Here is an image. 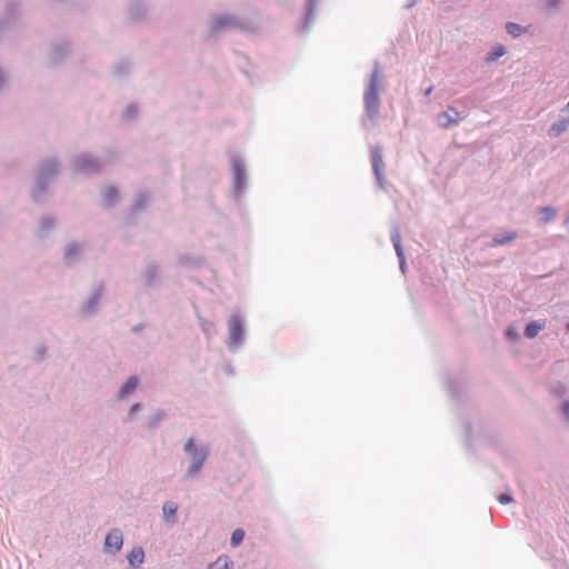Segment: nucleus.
<instances>
[{
	"instance_id": "393cba45",
	"label": "nucleus",
	"mask_w": 569,
	"mask_h": 569,
	"mask_svg": "<svg viewBox=\"0 0 569 569\" xmlns=\"http://www.w3.org/2000/svg\"><path fill=\"white\" fill-rule=\"evenodd\" d=\"M559 2V0H550V6H556Z\"/></svg>"
},
{
	"instance_id": "aec40b11",
	"label": "nucleus",
	"mask_w": 569,
	"mask_h": 569,
	"mask_svg": "<svg viewBox=\"0 0 569 569\" xmlns=\"http://www.w3.org/2000/svg\"><path fill=\"white\" fill-rule=\"evenodd\" d=\"M395 249H396V253L399 258V263H400V269L402 271V273H405V257H403V252L400 248V246L398 243H395Z\"/></svg>"
},
{
	"instance_id": "a211bd4d",
	"label": "nucleus",
	"mask_w": 569,
	"mask_h": 569,
	"mask_svg": "<svg viewBox=\"0 0 569 569\" xmlns=\"http://www.w3.org/2000/svg\"><path fill=\"white\" fill-rule=\"evenodd\" d=\"M243 537H244L243 530H241V529L234 530L231 536V545L233 547L238 546L242 541Z\"/></svg>"
},
{
	"instance_id": "ddd939ff",
	"label": "nucleus",
	"mask_w": 569,
	"mask_h": 569,
	"mask_svg": "<svg viewBox=\"0 0 569 569\" xmlns=\"http://www.w3.org/2000/svg\"><path fill=\"white\" fill-rule=\"evenodd\" d=\"M118 196L117 190L113 187L106 188L103 192L104 202L107 204H112Z\"/></svg>"
},
{
	"instance_id": "6e6552de",
	"label": "nucleus",
	"mask_w": 569,
	"mask_h": 569,
	"mask_svg": "<svg viewBox=\"0 0 569 569\" xmlns=\"http://www.w3.org/2000/svg\"><path fill=\"white\" fill-rule=\"evenodd\" d=\"M569 127L568 119H560L555 122L549 129V136L559 137L562 132H565Z\"/></svg>"
},
{
	"instance_id": "39448f33",
	"label": "nucleus",
	"mask_w": 569,
	"mask_h": 569,
	"mask_svg": "<svg viewBox=\"0 0 569 569\" xmlns=\"http://www.w3.org/2000/svg\"><path fill=\"white\" fill-rule=\"evenodd\" d=\"M230 336L234 342H239L242 336V323L239 318L232 317L229 320Z\"/></svg>"
},
{
	"instance_id": "cd10ccee",
	"label": "nucleus",
	"mask_w": 569,
	"mask_h": 569,
	"mask_svg": "<svg viewBox=\"0 0 569 569\" xmlns=\"http://www.w3.org/2000/svg\"><path fill=\"white\" fill-rule=\"evenodd\" d=\"M566 329L569 331V322L566 325Z\"/></svg>"
},
{
	"instance_id": "412c9836",
	"label": "nucleus",
	"mask_w": 569,
	"mask_h": 569,
	"mask_svg": "<svg viewBox=\"0 0 569 569\" xmlns=\"http://www.w3.org/2000/svg\"><path fill=\"white\" fill-rule=\"evenodd\" d=\"M498 500H499V502H500V503H505V505H506V503H510V502H512V501H513L512 497H511V496H508V495H500V496L498 497Z\"/></svg>"
},
{
	"instance_id": "9b49d317",
	"label": "nucleus",
	"mask_w": 569,
	"mask_h": 569,
	"mask_svg": "<svg viewBox=\"0 0 569 569\" xmlns=\"http://www.w3.org/2000/svg\"><path fill=\"white\" fill-rule=\"evenodd\" d=\"M209 569H232V562L228 557H219Z\"/></svg>"
},
{
	"instance_id": "4be33fe9",
	"label": "nucleus",
	"mask_w": 569,
	"mask_h": 569,
	"mask_svg": "<svg viewBox=\"0 0 569 569\" xmlns=\"http://www.w3.org/2000/svg\"><path fill=\"white\" fill-rule=\"evenodd\" d=\"M562 411L569 418V402L563 403Z\"/></svg>"
},
{
	"instance_id": "4468645a",
	"label": "nucleus",
	"mask_w": 569,
	"mask_h": 569,
	"mask_svg": "<svg viewBox=\"0 0 569 569\" xmlns=\"http://www.w3.org/2000/svg\"><path fill=\"white\" fill-rule=\"evenodd\" d=\"M162 509H163V515H164L166 519L169 520L170 518H172L176 515L178 507L174 502L169 501L163 505Z\"/></svg>"
},
{
	"instance_id": "5701e85b",
	"label": "nucleus",
	"mask_w": 569,
	"mask_h": 569,
	"mask_svg": "<svg viewBox=\"0 0 569 569\" xmlns=\"http://www.w3.org/2000/svg\"><path fill=\"white\" fill-rule=\"evenodd\" d=\"M507 336H508L509 338H516V337H517V332L515 331V329H509V330L507 331Z\"/></svg>"
},
{
	"instance_id": "f3484780",
	"label": "nucleus",
	"mask_w": 569,
	"mask_h": 569,
	"mask_svg": "<svg viewBox=\"0 0 569 569\" xmlns=\"http://www.w3.org/2000/svg\"><path fill=\"white\" fill-rule=\"evenodd\" d=\"M506 29L512 37H518L523 32V29L519 24L512 22L507 23Z\"/></svg>"
},
{
	"instance_id": "0eeeda50",
	"label": "nucleus",
	"mask_w": 569,
	"mask_h": 569,
	"mask_svg": "<svg viewBox=\"0 0 569 569\" xmlns=\"http://www.w3.org/2000/svg\"><path fill=\"white\" fill-rule=\"evenodd\" d=\"M144 560L142 548H134L128 555V561L132 567H139Z\"/></svg>"
},
{
	"instance_id": "423d86ee",
	"label": "nucleus",
	"mask_w": 569,
	"mask_h": 569,
	"mask_svg": "<svg viewBox=\"0 0 569 569\" xmlns=\"http://www.w3.org/2000/svg\"><path fill=\"white\" fill-rule=\"evenodd\" d=\"M440 119H443V127L455 124L459 121V112L453 108H449L447 111L442 112Z\"/></svg>"
},
{
	"instance_id": "f257e3e1",
	"label": "nucleus",
	"mask_w": 569,
	"mask_h": 569,
	"mask_svg": "<svg viewBox=\"0 0 569 569\" xmlns=\"http://www.w3.org/2000/svg\"><path fill=\"white\" fill-rule=\"evenodd\" d=\"M184 450L188 455H190L193 458V462L188 468L187 475L190 477H194L199 472L203 461L206 460L207 452L204 448H197L192 439H189L187 441Z\"/></svg>"
},
{
	"instance_id": "bb28decb",
	"label": "nucleus",
	"mask_w": 569,
	"mask_h": 569,
	"mask_svg": "<svg viewBox=\"0 0 569 569\" xmlns=\"http://www.w3.org/2000/svg\"><path fill=\"white\" fill-rule=\"evenodd\" d=\"M431 91V88L427 89L426 93L429 94Z\"/></svg>"
},
{
	"instance_id": "dca6fc26",
	"label": "nucleus",
	"mask_w": 569,
	"mask_h": 569,
	"mask_svg": "<svg viewBox=\"0 0 569 569\" xmlns=\"http://www.w3.org/2000/svg\"><path fill=\"white\" fill-rule=\"evenodd\" d=\"M506 53V49L502 46H497L493 48V50L490 52L489 57L487 58L488 61H495L498 58L502 57Z\"/></svg>"
},
{
	"instance_id": "20e7f679",
	"label": "nucleus",
	"mask_w": 569,
	"mask_h": 569,
	"mask_svg": "<svg viewBox=\"0 0 569 569\" xmlns=\"http://www.w3.org/2000/svg\"><path fill=\"white\" fill-rule=\"evenodd\" d=\"M371 159H372L373 172L376 174L378 184H379V187L383 188V182H382V177H381V171H380V167L382 164V157H381L380 150L378 148H375L371 151Z\"/></svg>"
},
{
	"instance_id": "7ed1b4c3",
	"label": "nucleus",
	"mask_w": 569,
	"mask_h": 569,
	"mask_svg": "<svg viewBox=\"0 0 569 569\" xmlns=\"http://www.w3.org/2000/svg\"><path fill=\"white\" fill-rule=\"evenodd\" d=\"M365 102L369 112L373 111L378 104L376 81L372 80L365 94Z\"/></svg>"
},
{
	"instance_id": "1a4fd4ad",
	"label": "nucleus",
	"mask_w": 569,
	"mask_h": 569,
	"mask_svg": "<svg viewBox=\"0 0 569 569\" xmlns=\"http://www.w3.org/2000/svg\"><path fill=\"white\" fill-rule=\"evenodd\" d=\"M138 385V379L136 377H130L127 382L122 386L120 389V396L124 397L129 393H131Z\"/></svg>"
},
{
	"instance_id": "2eb2a0df",
	"label": "nucleus",
	"mask_w": 569,
	"mask_h": 569,
	"mask_svg": "<svg viewBox=\"0 0 569 569\" xmlns=\"http://www.w3.org/2000/svg\"><path fill=\"white\" fill-rule=\"evenodd\" d=\"M231 24H233L231 17H221L216 20L213 28H214V30H219L223 27H228Z\"/></svg>"
},
{
	"instance_id": "f8f14e48",
	"label": "nucleus",
	"mask_w": 569,
	"mask_h": 569,
	"mask_svg": "<svg viewBox=\"0 0 569 569\" xmlns=\"http://www.w3.org/2000/svg\"><path fill=\"white\" fill-rule=\"evenodd\" d=\"M517 237V233L515 231H511V232H508L503 236H499V237H496L493 240H492V244L493 246H501V244H505L507 242H511L512 240H515Z\"/></svg>"
},
{
	"instance_id": "f03ea898",
	"label": "nucleus",
	"mask_w": 569,
	"mask_h": 569,
	"mask_svg": "<svg viewBox=\"0 0 569 569\" xmlns=\"http://www.w3.org/2000/svg\"><path fill=\"white\" fill-rule=\"evenodd\" d=\"M123 543V537L120 530L114 529L106 537L104 546L110 551H119Z\"/></svg>"
},
{
	"instance_id": "9d476101",
	"label": "nucleus",
	"mask_w": 569,
	"mask_h": 569,
	"mask_svg": "<svg viewBox=\"0 0 569 569\" xmlns=\"http://www.w3.org/2000/svg\"><path fill=\"white\" fill-rule=\"evenodd\" d=\"M543 329V323L530 322L525 330V335L527 338H535L538 335V332Z\"/></svg>"
},
{
	"instance_id": "a878e982",
	"label": "nucleus",
	"mask_w": 569,
	"mask_h": 569,
	"mask_svg": "<svg viewBox=\"0 0 569 569\" xmlns=\"http://www.w3.org/2000/svg\"><path fill=\"white\" fill-rule=\"evenodd\" d=\"M138 407H139V405H134V406L132 407V411H133V410H136Z\"/></svg>"
},
{
	"instance_id": "6ab92c4d",
	"label": "nucleus",
	"mask_w": 569,
	"mask_h": 569,
	"mask_svg": "<svg viewBox=\"0 0 569 569\" xmlns=\"http://www.w3.org/2000/svg\"><path fill=\"white\" fill-rule=\"evenodd\" d=\"M540 213H541L542 220L545 222H547L553 218L556 211L551 207H545L540 210Z\"/></svg>"
},
{
	"instance_id": "b1692460",
	"label": "nucleus",
	"mask_w": 569,
	"mask_h": 569,
	"mask_svg": "<svg viewBox=\"0 0 569 569\" xmlns=\"http://www.w3.org/2000/svg\"><path fill=\"white\" fill-rule=\"evenodd\" d=\"M73 253H76V248L74 247H70V249H69L67 254L70 256V254H73Z\"/></svg>"
}]
</instances>
